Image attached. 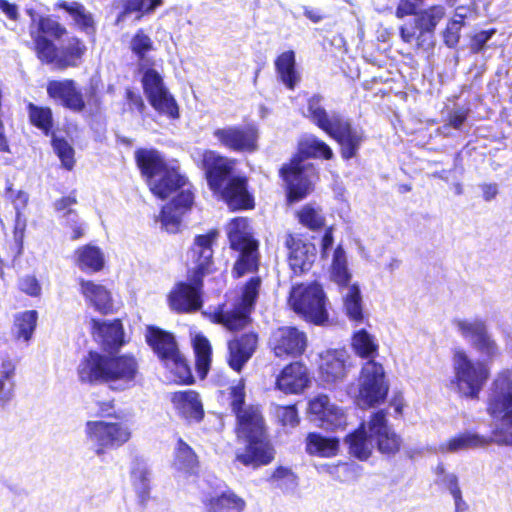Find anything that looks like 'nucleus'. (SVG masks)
<instances>
[{"label": "nucleus", "mask_w": 512, "mask_h": 512, "mask_svg": "<svg viewBox=\"0 0 512 512\" xmlns=\"http://www.w3.org/2000/svg\"><path fill=\"white\" fill-rule=\"evenodd\" d=\"M231 407L236 414L239 438L245 439L247 446L236 459L245 466L258 467L269 464L274 457L273 448L267 440L264 421L257 406L243 407L245 402V384L240 379L230 387Z\"/></svg>", "instance_id": "f257e3e1"}, {"label": "nucleus", "mask_w": 512, "mask_h": 512, "mask_svg": "<svg viewBox=\"0 0 512 512\" xmlns=\"http://www.w3.org/2000/svg\"><path fill=\"white\" fill-rule=\"evenodd\" d=\"M235 163V160L212 150L202 154V167L210 188L214 192H221L222 198L232 210L251 208L253 198L247 190L246 179L233 176Z\"/></svg>", "instance_id": "f03ea898"}, {"label": "nucleus", "mask_w": 512, "mask_h": 512, "mask_svg": "<svg viewBox=\"0 0 512 512\" xmlns=\"http://www.w3.org/2000/svg\"><path fill=\"white\" fill-rule=\"evenodd\" d=\"M352 347L358 356L368 359L361 369L359 404L371 407L384 402L389 386L385 380L383 366L373 360L378 353V344L374 336L361 329L353 335Z\"/></svg>", "instance_id": "7ed1b4c3"}, {"label": "nucleus", "mask_w": 512, "mask_h": 512, "mask_svg": "<svg viewBox=\"0 0 512 512\" xmlns=\"http://www.w3.org/2000/svg\"><path fill=\"white\" fill-rule=\"evenodd\" d=\"M487 413L494 422L493 440L499 445L512 446V370L499 372L493 380Z\"/></svg>", "instance_id": "20e7f679"}, {"label": "nucleus", "mask_w": 512, "mask_h": 512, "mask_svg": "<svg viewBox=\"0 0 512 512\" xmlns=\"http://www.w3.org/2000/svg\"><path fill=\"white\" fill-rule=\"evenodd\" d=\"M444 17L445 8L441 5L419 11L399 27L401 40L413 44L417 49H432L435 44V29Z\"/></svg>", "instance_id": "39448f33"}, {"label": "nucleus", "mask_w": 512, "mask_h": 512, "mask_svg": "<svg viewBox=\"0 0 512 512\" xmlns=\"http://www.w3.org/2000/svg\"><path fill=\"white\" fill-rule=\"evenodd\" d=\"M85 438L94 453L101 457L107 450L117 449L131 438L130 427L123 422L91 420L85 424Z\"/></svg>", "instance_id": "423d86ee"}, {"label": "nucleus", "mask_w": 512, "mask_h": 512, "mask_svg": "<svg viewBox=\"0 0 512 512\" xmlns=\"http://www.w3.org/2000/svg\"><path fill=\"white\" fill-rule=\"evenodd\" d=\"M247 228L248 222L244 218L234 219L228 228L230 246L239 252L233 268V273L238 278L258 269V242L252 238Z\"/></svg>", "instance_id": "0eeeda50"}, {"label": "nucleus", "mask_w": 512, "mask_h": 512, "mask_svg": "<svg viewBox=\"0 0 512 512\" xmlns=\"http://www.w3.org/2000/svg\"><path fill=\"white\" fill-rule=\"evenodd\" d=\"M289 305L297 314L317 325L323 324L328 319L326 297L322 287L317 283L293 286Z\"/></svg>", "instance_id": "6e6552de"}, {"label": "nucleus", "mask_w": 512, "mask_h": 512, "mask_svg": "<svg viewBox=\"0 0 512 512\" xmlns=\"http://www.w3.org/2000/svg\"><path fill=\"white\" fill-rule=\"evenodd\" d=\"M455 383L459 392L466 397L477 398L489 377V370L483 362L473 361L463 349L453 353Z\"/></svg>", "instance_id": "1a4fd4ad"}, {"label": "nucleus", "mask_w": 512, "mask_h": 512, "mask_svg": "<svg viewBox=\"0 0 512 512\" xmlns=\"http://www.w3.org/2000/svg\"><path fill=\"white\" fill-rule=\"evenodd\" d=\"M262 280L251 277L243 287L240 300L231 309H220L214 313L213 320L230 331L244 328L250 322V314L259 295Z\"/></svg>", "instance_id": "9d476101"}, {"label": "nucleus", "mask_w": 512, "mask_h": 512, "mask_svg": "<svg viewBox=\"0 0 512 512\" xmlns=\"http://www.w3.org/2000/svg\"><path fill=\"white\" fill-rule=\"evenodd\" d=\"M281 174L287 185L289 202H297L305 198L312 190L317 179L313 164L301 157L294 158L288 165L281 168Z\"/></svg>", "instance_id": "9b49d317"}, {"label": "nucleus", "mask_w": 512, "mask_h": 512, "mask_svg": "<svg viewBox=\"0 0 512 512\" xmlns=\"http://www.w3.org/2000/svg\"><path fill=\"white\" fill-rule=\"evenodd\" d=\"M142 84L149 103L157 112L172 119L179 117L178 105L156 70L148 69L143 75Z\"/></svg>", "instance_id": "f8f14e48"}, {"label": "nucleus", "mask_w": 512, "mask_h": 512, "mask_svg": "<svg viewBox=\"0 0 512 512\" xmlns=\"http://www.w3.org/2000/svg\"><path fill=\"white\" fill-rule=\"evenodd\" d=\"M217 142L234 152H254L258 145V131L252 125H227L213 131Z\"/></svg>", "instance_id": "ddd939ff"}, {"label": "nucleus", "mask_w": 512, "mask_h": 512, "mask_svg": "<svg viewBox=\"0 0 512 512\" xmlns=\"http://www.w3.org/2000/svg\"><path fill=\"white\" fill-rule=\"evenodd\" d=\"M268 344L275 357L286 360L301 356L307 348L308 340L303 331L285 326L271 334Z\"/></svg>", "instance_id": "4468645a"}, {"label": "nucleus", "mask_w": 512, "mask_h": 512, "mask_svg": "<svg viewBox=\"0 0 512 512\" xmlns=\"http://www.w3.org/2000/svg\"><path fill=\"white\" fill-rule=\"evenodd\" d=\"M308 412L311 421L325 429H337L346 425L344 410L324 394H319L309 401Z\"/></svg>", "instance_id": "2eb2a0df"}, {"label": "nucleus", "mask_w": 512, "mask_h": 512, "mask_svg": "<svg viewBox=\"0 0 512 512\" xmlns=\"http://www.w3.org/2000/svg\"><path fill=\"white\" fill-rule=\"evenodd\" d=\"M107 382L113 390L123 391L135 385L138 363L132 356H107Z\"/></svg>", "instance_id": "dca6fc26"}, {"label": "nucleus", "mask_w": 512, "mask_h": 512, "mask_svg": "<svg viewBox=\"0 0 512 512\" xmlns=\"http://www.w3.org/2000/svg\"><path fill=\"white\" fill-rule=\"evenodd\" d=\"M327 134L341 146V156L346 160L357 155L365 140L364 131L354 127L343 115L340 119L334 118V126Z\"/></svg>", "instance_id": "f3484780"}, {"label": "nucleus", "mask_w": 512, "mask_h": 512, "mask_svg": "<svg viewBox=\"0 0 512 512\" xmlns=\"http://www.w3.org/2000/svg\"><path fill=\"white\" fill-rule=\"evenodd\" d=\"M218 235L217 230H211L205 235H197L188 250L187 259L194 265V274L192 276L198 278V283L210 271V267L213 264V244Z\"/></svg>", "instance_id": "a211bd4d"}, {"label": "nucleus", "mask_w": 512, "mask_h": 512, "mask_svg": "<svg viewBox=\"0 0 512 512\" xmlns=\"http://www.w3.org/2000/svg\"><path fill=\"white\" fill-rule=\"evenodd\" d=\"M197 280L198 278L191 276V284L179 283L170 292L169 305L172 310L179 313H188L201 308L200 289L202 287V279H200V283Z\"/></svg>", "instance_id": "6ab92c4d"}, {"label": "nucleus", "mask_w": 512, "mask_h": 512, "mask_svg": "<svg viewBox=\"0 0 512 512\" xmlns=\"http://www.w3.org/2000/svg\"><path fill=\"white\" fill-rule=\"evenodd\" d=\"M285 245L289 251L288 262L294 274H301L308 271L316 257L315 246L303 242L289 234L286 236Z\"/></svg>", "instance_id": "aec40b11"}, {"label": "nucleus", "mask_w": 512, "mask_h": 512, "mask_svg": "<svg viewBox=\"0 0 512 512\" xmlns=\"http://www.w3.org/2000/svg\"><path fill=\"white\" fill-rule=\"evenodd\" d=\"M107 365V355L90 351L77 366L79 381L85 384H106Z\"/></svg>", "instance_id": "412c9836"}, {"label": "nucleus", "mask_w": 512, "mask_h": 512, "mask_svg": "<svg viewBox=\"0 0 512 512\" xmlns=\"http://www.w3.org/2000/svg\"><path fill=\"white\" fill-rule=\"evenodd\" d=\"M369 431L374 435L378 450L383 454H394L400 449V438L386 423V415L381 410L374 413L369 421Z\"/></svg>", "instance_id": "4be33fe9"}, {"label": "nucleus", "mask_w": 512, "mask_h": 512, "mask_svg": "<svg viewBox=\"0 0 512 512\" xmlns=\"http://www.w3.org/2000/svg\"><path fill=\"white\" fill-rule=\"evenodd\" d=\"M193 199L192 191L184 190L173 198L171 203L165 205L160 214L162 227L170 233L177 232L182 216L192 206Z\"/></svg>", "instance_id": "5701e85b"}, {"label": "nucleus", "mask_w": 512, "mask_h": 512, "mask_svg": "<svg viewBox=\"0 0 512 512\" xmlns=\"http://www.w3.org/2000/svg\"><path fill=\"white\" fill-rule=\"evenodd\" d=\"M258 345V336L255 333L243 334L228 343V364L236 372H240L251 359Z\"/></svg>", "instance_id": "b1692460"}, {"label": "nucleus", "mask_w": 512, "mask_h": 512, "mask_svg": "<svg viewBox=\"0 0 512 512\" xmlns=\"http://www.w3.org/2000/svg\"><path fill=\"white\" fill-rule=\"evenodd\" d=\"M309 383L307 367L300 362L288 364L276 379V387L286 394L302 392Z\"/></svg>", "instance_id": "393cba45"}, {"label": "nucleus", "mask_w": 512, "mask_h": 512, "mask_svg": "<svg viewBox=\"0 0 512 512\" xmlns=\"http://www.w3.org/2000/svg\"><path fill=\"white\" fill-rule=\"evenodd\" d=\"M149 186L153 194L161 199L168 198L174 193L178 195L184 190L191 191L187 179L174 168H169L151 180Z\"/></svg>", "instance_id": "a878e982"}, {"label": "nucleus", "mask_w": 512, "mask_h": 512, "mask_svg": "<svg viewBox=\"0 0 512 512\" xmlns=\"http://www.w3.org/2000/svg\"><path fill=\"white\" fill-rule=\"evenodd\" d=\"M47 93L51 98L59 100L64 107L75 112H80L85 107L82 94L77 90L73 80L50 81Z\"/></svg>", "instance_id": "bb28decb"}, {"label": "nucleus", "mask_w": 512, "mask_h": 512, "mask_svg": "<svg viewBox=\"0 0 512 512\" xmlns=\"http://www.w3.org/2000/svg\"><path fill=\"white\" fill-rule=\"evenodd\" d=\"M348 355L344 350H328L321 354L320 374L326 383H337L346 377Z\"/></svg>", "instance_id": "cd10ccee"}, {"label": "nucleus", "mask_w": 512, "mask_h": 512, "mask_svg": "<svg viewBox=\"0 0 512 512\" xmlns=\"http://www.w3.org/2000/svg\"><path fill=\"white\" fill-rule=\"evenodd\" d=\"M171 401L178 414L189 422H199L204 416L202 402L193 390L175 392Z\"/></svg>", "instance_id": "c85d7f7f"}, {"label": "nucleus", "mask_w": 512, "mask_h": 512, "mask_svg": "<svg viewBox=\"0 0 512 512\" xmlns=\"http://www.w3.org/2000/svg\"><path fill=\"white\" fill-rule=\"evenodd\" d=\"M146 341L163 363L173 359L179 352L173 334L160 328L148 327Z\"/></svg>", "instance_id": "c756f323"}, {"label": "nucleus", "mask_w": 512, "mask_h": 512, "mask_svg": "<svg viewBox=\"0 0 512 512\" xmlns=\"http://www.w3.org/2000/svg\"><path fill=\"white\" fill-rule=\"evenodd\" d=\"M80 293L86 302L102 314L112 310V298L107 288L90 280L80 279Z\"/></svg>", "instance_id": "7c9ffc66"}, {"label": "nucleus", "mask_w": 512, "mask_h": 512, "mask_svg": "<svg viewBox=\"0 0 512 512\" xmlns=\"http://www.w3.org/2000/svg\"><path fill=\"white\" fill-rule=\"evenodd\" d=\"M323 100L319 94L311 96L304 116L327 134L334 126V118L340 119L342 114L336 111L329 113L323 106Z\"/></svg>", "instance_id": "2f4dec72"}, {"label": "nucleus", "mask_w": 512, "mask_h": 512, "mask_svg": "<svg viewBox=\"0 0 512 512\" xmlns=\"http://www.w3.org/2000/svg\"><path fill=\"white\" fill-rule=\"evenodd\" d=\"M135 160L142 175L146 176L149 182L169 169L164 157L155 149L140 148L136 150Z\"/></svg>", "instance_id": "473e14b6"}, {"label": "nucleus", "mask_w": 512, "mask_h": 512, "mask_svg": "<svg viewBox=\"0 0 512 512\" xmlns=\"http://www.w3.org/2000/svg\"><path fill=\"white\" fill-rule=\"evenodd\" d=\"M202 502L207 512H241L246 506L245 501L231 490L206 496Z\"/></svg>", "instance_id": "72a5a7b5"}, {"label": "nucleus", "mask_w": 512, "mask_h": 512, "mask_svg": "<svg viewBox=\"0 0 512 512\" xmlns=\"http://www.w3.org/2000/svg\"><path fill=\"white\" fill-rule=\"evenodd\" d=\"M131 483L141 505L150 498L151 471L143 461H135L131 469Z\"/></svg>", "instance_id": "f704fd0d"}, {"label": "nucleus", "mask_w": 512, "mask_h": 512, "mask_svg": "<svg viewBox=\"0 0 512 512\" xmlns=\"http://www.w3.org/2000/svg\"><path fill=\"white\" fill-rule=\"evenodd\" d=\"M349 453L359 460H366L371 455L375 439L371 432L362 425L358 430L346 437Z\"/></svg>", "instance_id": "c9c22d12"}, {"label": "nucleus", "mask_w": 512, "mask_h": 512, "mask_svg": "<svg viewBox=\"0 0 512 512\" xmlns=\"http://www.w3.org/2000/svg\"><path fill=\"white\" fill-rule=\"evenodd\" d=\"M275 68L280 81L290 90H293L300 80L296 71L295 53L285 51L275 60Z\"/></svg>", "instance_id": "e433bc0d"}, {"label": "nucleus", "mask_w": 512, "mask_h": 512, "mask_svg": "<svg viewBox=\"0 0 512 512\" xmlns=\"http://www.w3.org/2000/svg\"><path fill=\"white\" fill-rule=\"evenodd\" d=\"M15 363L6 353H0V406H4L13 397Z\"/></svg>", "instance_id": "4c0bfd02"}, {"label": "nucleus", "mask_w": 512, "mask_h": 512, "mask_svg": "<svg viewBox=\"0 0 512 512\" xmlns=\"http://www.w3.org/2000/svg\"><path fill=\"white\" fill-rule=\"evenodd\" d=\"M491 441L492 439H487L478 434L464 433L441 443L438 451L441 453H455L461 450L483 447Z\"/></svg>", "instance_id": "58836bf2"}, {"label": "nucleus", "mask_w": 512, "mask_h": 512, "mask_svg": "<svg viewBox=\"0 0 512 512\" xmlns=\"http://www.w3.org/2000/svg\"><path fill=\"white\" fill-rule=\"evenodd\" d=\"M338 449L339 441L336 438L325 437L318 433H309L306 438V451L310 455L333 457Z\"/></svg>", "instance_id": "ea45409f"}, {"label": "nucleus", "mask_w": 512, "mask_h": 512, "mask_svg": "<svg viewBox=\"0 0 512 512\" xmlns=\"http://www.w3.org/2000/svg\"><path fill=\"white\" fill-rule=\"evenodd\" d=\"M344 309L351 321L360 323L363 320L362 295L358 285L352 284L341 288Z\"/></svg>", "instance_id": "a19ab883"}, {"label": "nucleus", "mask_w": 512, "mask_h": 512, "mask_svg": "<svg viewBox=\"0 0 512 512\" xmlns=\"http://www.w3.org/2000/svg\"><path fill=\"white\" fill-rule=\"evenodd\" d=\"M38 314L35 310L24 311L15 315L13 336L18 341L28 344L36 329Z\"/></svg>", "instance_id": "79ce46f5"}, {"label": "nucleus", "mask_w": 512, "mask_h": 512, "mask_svg": "<svg viewBox=\"0 0 512 512\" xmlns=\"http://www.w3.org/2000/svg\"><path fill=\"white\" fill-rule=\"evenodd\" d=\"M77 264L83 271L98 272L104 266V255L100 248L85 245L76 251Z\"/></svg>", "instance_id": "37998d69"}, {"label": "nucleus", "mask_w": 512, "mask_h": 512, "mask_svg": "<svg viewBox=\"0 0 512 512\" xmlns=\"http://www.w3.org/2000/svg\"><path fill=\"white\" fill-rule=\"evenodd\" d=\"M55 7L63 9L72 18L78 28L86 31L93 28L92 15L82 4L75 1H59L55 4Z\"/></svg>", "instance_id": "c03bdc74"}, {"label": "nucleus", "mask_w": 512, "mask_h": 512, "mask_svg": "<svg viewBox=\"0 0 512 512\" xmlns=\"http://www.w3.org/2000/svg\"><path fill=\"white\" fill-rule=\"evenodd\" d=\"M331 279L340 288L350 285L351 274L347 267V257L341 245L334 250L331 264Z\"/></svg>", "instance_id": "a18cd8bd"}, {"label": "nucleus", "mask_w": 512, "mask_h": 512, "mask_svg": "<svg viewBox=\"0 0 512 512\" xmlns=\"http://www.w3.org/2000/svg\"><path fill=\"white\" fill-rule=\"evenodd\" d=\"M94 327H97L99 336L103 339L104 344L109 348H116L123 343L124 332L122 324L119 320L110 323H99L93 320Z\"/></svg>", "instance_id": "49530a36"}, {"label": "nucleus", "mask_w": 512, "mask_h": 512, "mask_svg": "<svg viewBox=\"0 0 512 512\" xmlns=\"http://www.w3.org/2000/svg\"><path fill=\"white\" fill-rule=\"evenodd\" d=\"M454 325L461 336L471 345L487 331L485 321L480 318L458 319L454 321Z\"/></svg>", "instance_id": "de8ad7c7"}, {"label": "nucleus", "mask_w": 512, "mask_h": 512, "mask_svg": "<svg viewBox=\"0 0 512 512\" xmlns=\"http://www.w3.org/2000/svg\"><path fill=\"white\" fill-rule=\"evenodd\" d=\"M197 463V456L192 448L179 438L175 448V467L178 470L192 473L197 467Z\"/></svg>", "instance_id": "09e8293b"}, {"label": "nucleus", "mask_w": 512, "mask_h": 512, "mask_svg": "<svg viewBox=\"0 0 512 512\" xmlns=\"http://www.w3.org/2000/svg\"><path fill=\"white\" fill-rule=\"evenodd\" d=\"M193 347L196 356V366L198 371L206 375L211 362V346L206 337L197 334L193 340Z\"/></svg>", "instance_id": "8fccbe9b"}, {"label": "nucleus", "mask_w": 512, "mask_h": 512, "mask_svg": "<svg viewBox=\"0 0 512 512\" xmlns=\"http://www.w3.org/2000/svg\"><path fill=\"white\" fill-rule=\"evenodd\" d=\"M163 0H123V12L118 16V21H121L129 13L139 12L137 17L140 19L141 15L150 14L158 7L162 6Z\"/></svg>", "instance_id": "3c124183"}, {"label": "nucleus", "mask_w": 512, "mask_h": 512, "mask_svg": "<svg viewBox=\"0 0 512 512\" xmlns=\"http://www.w3.org/2000/svg\"><path fill=\"white\" fill-rule=\"evenodd\" d=\"M270 481L284 493H293L298 486V477L287 467H277L270 477Z\"/></svg>", "instance_id": "603ef678"}, {"label": "nucleus", "mask_w": 512, "mask_h": 512, "mask_svg": "<svg viewBox=\"0 0 512 512\" xmlns=\"http://www.w3.org/2000/svg\"><path fill=\"white\" fill-rule=\"evenodd\" d=\"M86 47L77 38H71L65 48L63 49L62 55L57 60V66L59 68H66L68 66H75L76 60L81 58L84 54Z\"/></svg>", "instance_id": "864d4df0"}, {"label": "nucleus", "mask_w": 512, "mask_h": 512, "mask_svg": "<svg viewBox=\"0 0 512 512\" xmlns=\"http://www.w3.org/2000/svg\"><path fill=\"white\" fill-rule=\"evenodd\" d=\"M28 112L31 123L48 134L52 128V111L48 107H39L33 103L28 104Z\"/></svg>", "instance_id": "5fc2aeb1"}, {"label": "nucleus", "mask_w": 512, "mask_h": 512, "mask_svg": "<svg viewBox=\"0 0 512 512\" xmlns=\"http://www.w3.org/2000/svg\"><path fill=\"white\" fill-rule=\"evenodd\" d=\"M301 148L307 154L313 157H323L331 159L333 157L332 149L322 140L314 135H308L301 141Z\"/></svg>", "instance_id": "6e6d98bb"}, {"label": "nucleus", "mask_w": 512, "mask_h": 512, "mask_svg": "<svg viewBox=\"0 0 512 512\" xmlns=\"http://www.w3.org/2000/svg\"><path fill=\"white\" fill-rule=\"evenodd\" d=\"M32 36L34 37L36 51L39 59L48 64L54 62L57 63L59 57L57 56L55 45L41 34L34 36V33L32 32Z\"/></svg>", "instance_id": "4d7b16f0"}, {"label": "nucleus", "mask_w": 512, "mask_h": 512, "mask_svg": "<svg viewBox=\"0 0 512 512\" xmlns=\"http://www.w3.org/2000/svg\"><path fill=\"white\" fill-rule=\"evenodd\" d=\"M52 146L58 157L60 158L62 165L67 169L71 170L74 166V149L73 147L63 138L53 136Z\"/></svg>", "instance_id": "13d9d810"}, {"label": "nucleus", "mask_w": 512, "mask_h": 512, "mask_svg": "<svg viewBox=\"0 0 512 512\" xmlns=\"http://www.w3.org/2000/svg\"><path fill=\"white\" fill-rule=\"evenodd\" d=\"M471 346L482 356L490 360L496 358L500 354L499 346L493 339L492 335L489 334L488 330Z\"/></svg>", "instance_id": "bf43d9fd"}, {"label": "nucleus", "mask_w": 512, "mask_h": 512, "mask_svg": "<svg viewBox=\"0 0 512 512\" xmlns=\"http://www.w3.org/2000/svg\"><path fill=\"white\" fill-rule=\"evenodd\" d=\"M299 221L311 230L320 229L324 226V217L320 210L311 205L304 206L298 213Z\"/></svg>", "instance_id": "052dcab7"}, {"label": "nucleus", "mask_w": 512, "mask_h": 512, "mask_svg": "<svg viewBox=\"0 0 512 512\" xmlns=\"http://www.w3.org/2000/svg\"><path fill=\"white\" fill-rule=\"evenodd\" d=\"M435 473L437 477L436 484L445 488L450 495L461 490L458 476L455 473L447 472L443 464L437 465Z\"/></svg>", "instance_id": "680f3d73"}, {"label": "nucleus", "mask_w": 512, "mask_h": 512, "mask_svg": "<svg viewBox=\"0 0 512 512\" xmlns=\"http://www.w3.org/2000/svg\"><path fill=\"white\" fill-rule=\"evenodd\" d=\"M164 364L178 377L179 381L189 383L193 379L190 368L180 352H177V356L168 359Z\"/></svg>", "instance_id": "e2e57ef3"}, {"label": "nucleus", "mask_w": 512, "mask_h": 512, "mask_svg": "<svg viewBox=\"0 0 512 512\" xmlns=\"http://www.w3.org/2000/svg\"><path fill=\"white\" fill-rule=\"evenodd\" d=\"M49 35L54 38H60L66 33L65 27H63L58 21L46 17L40 18L38 23V34Z\"/></svg>", "instance_id": "0e129e2a"}, {"label": "nucleus", "mask_w": 512, "mask_h": 512, "mask_svg": "<svg viewBox=\"0 0 512 512\" xmlns=\"http://www.w3.org/2000/svg\"><path fill=\"white\" fill-rule=\"evenodd\" d=\"M152 41L148 35L142 30H139L131 41L132 51L140 58L143 59L145 54L152 49Z\"/></svg>", "instance_id": "69168bd1"}, {"label": "nucleus", "mask_w": 512, "mask_h": 512, "mask_svg": "<svg viewBox=\"0 0 512 512\" xmlns=\"http://www.w3.org/2000/svg\"><path fill=\"white\" fill-rule=\"evenodd\" d=\"M462 26L458 24L456 21H449L445 30L443 31V39L444 43L450 47L454 48L457 46L460 39V31Z\"/></svg>", "instance_id": "338daca9"}, {"label": "nucleus", "mask_w": 512, "mask_h": 512, "mask_svg": "<svg viewBox=\"0 0 512 512\" xmlns=\"http://www.w3.org/2000/svg\"><path fill=\"white\" fill-rule=\"evenodd\" d=\"M19 289L32 297H38L41 294V285L35 276L27 275L19 280Z\"/></svg>", "instance_id": "774afa93"}]
</instances>
